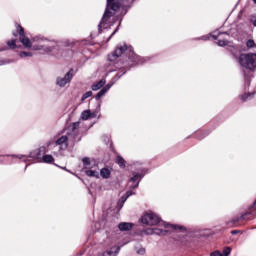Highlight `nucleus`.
<instances>
[{"label": "nucleus", "mask_w": 256, "mask_h": 256, "mask_svg": "<svg viewBox=\"0 0 256 256\" xmlns=\"http://www.w3.org/2000/svg\"><path fill=\"white\" fill-rule=\"evenodd\" d=\"M14 37H19L20 43L25 49L30 51H44V53H51L53 47L45 46L43 43H46L47 38L43 36H36L32 40L25 35V30L23 27L17 25L16 31L13 32Z\"/></svg>", "instance_id": "1"}, {"label": "nucleus", "mask_w": 256, "mask_h": 256, "mask_svg": "<svg viewBox=\"0 0 256 256\" xmlns=\"http://www.w3.org/2000/svg\"><path fill=\"white\" fill-rule=\"evenodd\" d=\"M140 221L143 225H147V227H164L167 231H185V227L164 222L159 215L151 211L145 212L141 216Z\"/></svg>", "instance_id": "2"}, {"label": "nucleus", "mask_w": 256, "mask_h": 256, "mask_svg": "<svg viewBox=\"0 0 256 256\" xmlns=\"http://www.w3.org/2000/svg\"><path fill=\"white\" fill-rule=\"evenodd\" d=\"M83 167L86 169L87 177H94L95 179H109L111 177V169L105 167L99 169V162L93 158L85 157L82 159Z\"/></svg>", "instance_id": "3"}, {"label": "nucleus", "mask_w": 256, "mask_h": 256, "mask_svg": "<svg viewBox=\"0 0 256 256\" xmlns=\"http://www.w3.org/2000/svg\"><path fill=\"white\" fill-rule=\"evenodd\" d=\"M238 62L241 67L247 69L248 71L256 70V54L255 53H247L241 54L238 57Z\"/></svg>", "instance_id": "4"}, {"label": "nucleus", "mask_w": 256, "mask_h": 256, "mask_svg": "<svg viewBox=\"0 0 256 256\" xmlns=\"http://www.w3.org/2000/svg\"><path fill=\"white\" fill-rule=\"evenodd\" d=\"M119 7H121V0H108L106 12L99 25L100 29L101 27H105V25H107V22L109 21V19L113 17V12L117 11Z\"/></svg>", "instance_id": "5"}, {"label": "nucleus", "mask_w": 256, "mask_h": 256, "mask_svg": "<svg viewBox=\"0 0 256 256\" xmlns=\"http://www.w3.org/2000/svg\"><path fill=\"white\" fill-rule=\"evenodd\" d=\"M101 111V105L98 106V108L91 110L86 109L83 110L80 114V121H91V119H95L98 117H101V114H99Z\"/></svg>", "instance_id": "6"}, {"label": "nucleus", "mask_w": 256, "mask_h": 256, "mask_svg": "<svg viewBox=\"0 0 256 256\" xmlns=\"http://www.w3.org/2000/svg\"><path fill=\"white\" fill-rule=\"evenodd\" d=\"M73 75V69H71L64 76H58L56 78V85L58 87H65L66 85H69L73 79Z\"/></svg>", "instance_id": "7"}, {"label": "nucleus", "mask_w": 256, "mask_h": 256, "mask_svg": "<svg viewBox=\"0 0 256 256\" xmlns=\"http://www.w3.org/2000/svg\"><path fill=\"white\" fill-rule=\"evenodd\" d=\"M53 143L54 145L60 147V149H67V147L69 146V138L67 136H61L60 138L55 139L53 142H50L48 144V147H51Z\"/></svg>", "instance_id": "8"}, {"label": "nucleus", "mask_w": 256, "mask_h": 256, "mask_svg": "<svg viewBox=\"0 0 256 256\" xmlns=\"http://www.w3.org/2000/svg\"><path fill=\"white\" fill-rule=\"evenodd\" d=\"M127 51V45L119 46L112 54L108 56L109 61H115L117 57H121Z\"/></svg>", "instance_id": "9"}, {"label": "nucleus", "mask_w": 256, "mask_h": 256, "mask_svg": "<svg viewBox=\"0 0 256 256\" xmlns=\"http://www.w3.org/2000/svg\"><path fill=\"white\" fill-rule=\"evenodd\" d=\"M141 177V174H134L128 183L130 189H137L139 187V181H141Z\"/></svg>", "instance_id": "10"}, {"label": "nucleus", "mask_w": 256, "mask_h": 256, "mask_svg": "<svg viewBox=\"0 0 256 256\" xmlns=\"http://www.w3.org/2000/svg\"><path fill=\"white\" fill-rule=\"evenodd\" d=\"M145 235H163V229L160 228H147L144 230Z\"/></svg>", "instance_id": "11"}, {"label": "nucleus", "mask_w": 256, "mask_h": 256, "mask_svg": "<svg viewBox=\"0 0 256 256\" xmlns=\"http://www.w3.org/2000/svg\"><path fill=\"white\" fill-rule=\"evenodd\" d=\"M118 229L120 231H131L133 229V223H129V222H121L118 225Z\"/></svg>", "instance_id": "12"}, {"label": "nucleus", "mask_w": 256, "mask_h": 256, "mask_svg": "<svg viewBox=\"0 0 256 256\" xmlns=\"http://www.w3.org/2000/svg\"><path fill=\"white\" fill-rule=\"evenodd\" d=\"M113 87V82L108 83L102 90H100L96 96V99H101L107 91H109Z\"/></svg>", "instance_id": "13"}, {"label": "nucleus", "mask_w": 256, "mask_h": 256, "mask_svg": "<svg viewBox=\"0 0 256 256\" xmlns=\"http://www.w3.org/2000/svg\"><path fill=\"white\" fill-rule=\"evenodd\" d=\"M120 249L121 248L119 246H114L110 250L104 252V255L105 256H117L119 254Z\"/></svg>", "instance_id": "14"}, {"label": "nucleus", "mask_w": 256, "mask_h": 256, "mask_svg": "<svg viewBox=\"0 0 256 256\" xmlns=\"http://www.w3.org/2000/svg\"><path fill=\"white\" fill-rule=\"evenodd\" d=\"M134 250L136 251L137 255H145V253H146V250L143 247V245H141L139 243H136L134 245Z\"/></svg>", "instance_id": "15"}, {"label": "nucleus", "mask_w": 256, "mask_h": 256, "mask_svg": "<svg viewBox=\"0 0 256 256\" xmlns=\"http://www.w3.org/2000/svg\"><path fill=\"white\" fill-rule=\"evenodd\" d=\"M105 83H106L105 80H100L98 83L92 86V91H99V89H101V87H103Z\"/></svg>", "instance_id": "16"}, {"label": "nucleus", "mask_w": 256, "mask_h": 256, "mask_svg": "<svg viewBox=\"0 0 256 256\" xmlns=\"http://www.w3.org/2000/svg\"><path fill=\"white\" fill-rule=\"evenodd\" d=\"M116 163L119 165V167H121L122 169H124L125 167V159H123V157L118 156L116 158Z\"/></svg>", "instance_id": "17"}, {"label": "nucleus", "mask_w": 256, "mask_h": 256, "mask_svg": "<svg viewBox=\"0 0 256 256\" xmlns=\"http://www.w3.org/2000/svg\"><path fill=\"white\" fill-rule=\"evenodd\" d=\"M246 47L248 49H254V47H256L255 45V41L253 39H249L246 41Z\"/></svg>", "instance_id": "18"}, {"label": "nucleus", "mask_w": 256, "mask_h": 256, "mask_svg": "<svg viewBox=\"0 0 256 256\" xmlns=\"http://www.w3.org/2000/svg\"><path fill=\"white\" fill-rule=\"evenodd\" d=\"M55 159L51 155H44L43 156V162L44 163H53Z\"/></svg>", "instance_id": "19"}, {"label": "nucleus", "mask_w": 256, "mask_h": 256, "mask_svg": "<svg viewBox=\"0 0 256 256\" xmlns=\"http://www.w3.org/2000/svg\"><path fill=\"white\" fill-rule=\"evenodd\" d=\"M30 157H33L34 159H41V149H38L34 153H31Z\"/></svg>", "instance_id": "20"}, {"label": "nucleus", "mask_w": 256, "mask_h": 256, "mask_svg": "<svg viewBox=\"0 0 256 256\" xmlns=\"http://www.w3.org/2000/svg\"><path fill=\"white\" fill-rule=\"evenodd\" d=\"M17 40L16 39H12L10 41L7 42V45L10 47V49H15V47H17Z\"/></svg>", "instance_id": "21"}, {"label": "nucleus", "mask_w": 256, "mask_h": 256, "mask_svg": "<svg viewBox=\"0 0 256 256\" xmlns=\"http://www.w3.org/2000/svg\"><path fill=\"white\" fill-rule=\"evenodd\" d=\"M92 95H93V92H91V91L86 92V93L82 96L81 101H85V99H89V97H91Z\"/></svg>", "instance_id": "22"}, {"label": "nucleus", "mask_w": 256, "mask_h": 256, "mask_svg": "<svg viewBox=\"0 0 256 256\" xmlns=\"http://www.w3.org/2000/svg\"><path fill=\"white\" fill-rule=\"evenodd\" d=\"M222 255H223V256H229V255H231V248H229V247L225 248V249L223 250V252H222Z\"/></svg>", "instance_id": "23"}, {"label": "nucleus", "mask_w": 256, "mask_h": 256, "mask_svg": "<svg viewBox=\"0 0 256 256\" xmlns=\"http://www.w3.org/2000/svg\"><path fill=\"white\" fill-rule=\"evenodd\" d=\"M20 57H33V53L31 52H21Z\"/></svg>", "instance_id": "24"}, {"label": "nucleus", "mask_w": 256, "mask_h": 256, "mask_svg": "<svg viewBox=\"0 0 256 256\" xmlns=\"http://www.w3.org/2000/svg\"><path fill=\"white\" fill-rule=\"evenodd\" d=\"M218 45H219V47H225L226 45H229V42H227L225 40H219Z\"/></svg>", "instance_id": "25"}, {"label": "nucleus", "mask_w": 256, "mask_h": 256, "mask_svg": "<svg viewBox=\"0 0 256 256\" xmlns=\"http://www.w3.org/2000/svg\"><path fill=\"white\" fill-rule=\"evenodd\" d=\"M251 97V94H244L240 97L241 101H247Z\"/></svg>", "instance_id": "26"}, {"label": "nucleus", "mask_w": 256, "mask_h": 256, "mask_svg": "<svg viewBox=\"0 0 256 256\" xmlns=\"http://www.w3.org/2000/svg\"><path fill=\"white\" fill-rule=\"evenodd\" d=\"M131 195H135V192H133V191H128V192H126L125 201H127V198H128V197H131Z\"/></svg>", "instance_id": "27"}, {"label": "nucleus", "mask_w": 256, "mask_h": 256, "mask_svg": "<svg viewBox=\"0 0 256 256\" xmlns=\"http://www.w3.org/2000/svg\"><path fill=\"white\" fill-rule=\"evenodd\" d=\"M80 124H81V122H75V123L73 124V129H77Z\"/></svg>", "instance_id": "28"}, {"label": "nucleus", "mask_w": 256, "mask_h": 256, "mask_svg": "<svg viewBox=\"0 0 256 256\" xmlns=\"http://www.w3.org/2000/svg\"><path fill=\"white\" fill-rule=\"evenodd\" d=\"M3 65H7V61L0 59V67Z\"/></svg>", "instance_id": "29"}, {"label": "nucleus", "mask_w": 256, "mask_h": 256, "mask_svg": "<svg viewBox=\"0 0 256 256\" xmlns=\"http://www.w3.org/2000/svg\"><path fill=\"white\" fill-rule=\"evenodd\" d=\"M252 24L256 27V19L252 21Z\"/></svg>", "instance_id": "30"}, {"label": "nucleus", "mask_w": 256, "mask_h": 256, "mask_svg": "<svg viewBox=\"0 0 256 256\" xmlns=\"http://www.w3.org/2000/svg\"><path fill=\"white\" fill-rule=\"evenodd\" d=\"M61 169H63L64 171H68V172H69V170H67V168H63V167H61Z\"/></svg>", "instance_id": "31"}, {"label": "nucleus", "mask_w": 256, "mask_h": 256, "mask_svg": "<svg viewBox=\"0 0 256 256\" xmlns=\"http://www.w3.org/2000/svg\"><path fill=\"white\" fill-rule=\"evenodd\" d=\"M19 159H23V156H19Z\"/></svg>", "instance_id": "32"}, {"label": "nucleus", "mask_w": 256, "mask_h": 256, "mask_svg": "<svg viewBox=\"0 0 256 256\" xmlns=\"http://www.w3.org/2000/svg\"><path fill=\"white\" fill-rule=\"evenodd\" d=\"M253 1V3H255L256 4V0H252Z\"/></svg>", "instance_id": "33"}, {"label": "nucleus", "mask_w": 256, "mask_h": 256, "mask_svg": "<svg viewBox=\"0 0 256 256\" xmlns=\"http://www.w3.org/2000/svg\"><path fill=\"white\" fill-rule=\"evenodd\" d=\"M232 233H236L235 231H233Z\"/></svg>", "instance_id": "34"}]
</instances>
